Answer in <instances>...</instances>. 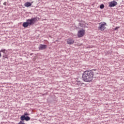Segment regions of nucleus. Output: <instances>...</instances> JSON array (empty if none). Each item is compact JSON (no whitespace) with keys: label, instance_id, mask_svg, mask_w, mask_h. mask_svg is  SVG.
Instances as JSON below:
<instances>
[{"label":"nucleus","instance_id":"obj_1","mask_svg":"<svg viewBox=\"0 0 124 124\" xmlns=\"http://www.w3.org/2000/svg\"><path fill=\"white\" fill-rule=\"evenodd\" d=\"M82 78L84 82H92L93 79V72L90 70L85 71L82 75Z\"/></svg>","mask_w":124,"mask_h":124},{"label":"nucleus","instance_id":"obj_2","mask_svg":"<svg viewBox=\"0 0 124 124\" xmlns=\"http://www.w3.org/2000/svg\"><path fill=\"white\" fill-rule=\"evenodd\" d=\"M26 21L28 22L29 26H32V25L35 24L36 21H37V18H36V17H34L31 19H28Z\"/></svg>","mask_w":124,"mask_h":124},{"label":"nucleus","instance_id":"obj_3","mask_svg":"<svg viewBox=\"0 0 124 124\" xmlns=\"http://www.w3.org/2000/svg\"><path fill=\"white\" fill-rule=\"evenodd\" d=\"M107 24L106 22H101L99 23L98 30L100 31H104L106 29V26Z\"/></svg>","mask_w":124,"mask_h":124},{"label":"nucleus","instance_id":"obj_4","mask_svg":"<svg viewBox=\"0 0 124 124\" xmlns=\"http://www.w3.org/2000/svg\"><path fill=\"white\" fill-rule=\"evenodd\" d=\"M85 31L84 29L79 30L78 32V37H83L85 35Z\"/></svg>","mask_w":124,"mask_h":124},{"label":"nucleus","instance_id":"obj_5","mask_svg":"<svg viewBox=\"0 0 124 124\" xmlns=\"http://www.w3.org/2000/svg\"><path fill=\"white\" fill-rule=\"evenodd\" d=\"M117 4H118V3L115 1H112L109 2V7H114V6H116Z\"/></svg>","mask_w":124,"mask_h":124},{"label":"nucleus","instance_id":"obj_6","mask_svg":"<svg viewBox=\"0 0 124 124\" xmlns=\"http://www.w3.org/2000/svg\"><path fill=\"white\" fill-rule=\"evenodd\" d=\"M45 49H47V45L42 44L40 45L39 47V50H45Z\"/></svg>","mask_w":124,"mask_h":124},{"label":"nucleus","instance_id":"obj_7","mask_svg":"<svg viewBox=\"0 0 124 124\" xmlns=\"http://www.w3.org/2000/svg\"><path fill=\"white\" fill-rule=\"evenodd\" d=\"M67 44H69V45H71L74 43V40L69 38L67 41Z\"/></svg>","mask_w":124,"mask_h":124},{"label":"nucleus","instance_id":"obj_8","mask_svg":"<svg viewBox=\"0 0 124 124\" xmlns=\"http://www.w3.org/2000/svg\"><path fill=\"white\" fill-rule=\"evenodd\" d=\"M86 25H87L86 24V22H85V21H80L79 23V26H80V27H84V28H86Z\"/></svg>","mask_w":124,"mask_h":124},{"label":"nucleus","instance_id":"obj_9","mask_svg":"<svg viewBox=\"0 0 124 124\" xmlns=\"http://www.w3.org/2000/svg\"><path fill=\"white\" fill-rule=\"evenodd\" d=\"M32 3V2H31V3L30 2H27L24 4V6H26V7H30V6H31Z\"/></svg>","mask_w":124,"mask_h":124},{"label":"nucleus","instance_id":"obj_10","mask_svg":"<svg viewBox=\"0 0 124 124\" xmlns=\"http://www.w3.org/2000/svg\"><path fill=\"white\" fill-rule=\"evenodd\" d=\"M29 26H30V25L29 24V23L28 22V21L24 22L23 24V27H24V28H28Z\"/></svg>","mask_w":124,"mask_h":124},{"label":"nucleus","instance_id":"obj_11","mask_svg":"<svg viewBox=\"0 0 124 124\" xmlns=\"http://www.w3.org/2000/svg\"><path fill=\"white\" fill-rule=\"evenodd\" d=\"M20 119L21 121H25V120H26V116H25V115L21 116Z\"/></svg>","mask_w":124,"mask_h":124},{"label":"nucleus","instance_id":"obj_12","mask_svg":"<svg viewBox=\"0 0 124 124\" xmlns=\"http://www.w3.org/2000/svg\"><path fill=\"white\" fill-rule=\"evenodd\" d=\"M82 82L81 81H77L76 82V85H78V86H82Z\"/></svg>","mask_w":124,"mask_h":124},{"label":"nucleus","instance_id":"obj_13","mask_svg":"<svg viewBox=\"0 0 124 124\" xmlns=\"http://www.w3.org/2000/svg\"><path fill=\"white\" fill-rule=\"evenodd\" d=\"M30 120H31V118H30V117L29 116H27V117H25V121H30Z\"/></svg>","mask_w":124,"mask_h":124},{"label":"nucleus","instance_id":"obj_14","mask_svg":"<svg viewBox=\"0 0 124 124\" xmlns=\"http://www.w3.org/2000/svg\"><path fill=\"white\" fill-rule=\"evenodd\" d=\"M100 8L101 9H103V8H104V5L103 4H101L100 6Z\"/></svg>","mask_w":124,"mask_h":124},{"label":"nucleus","instance_id":"obj_15","mask_svg":"<svg viewBox=\"0 0 124 124\" xmlns=\"http://www.w3.org/2000/svg\"><path fill=\"white\" fill-rule=\"evenodd\" d=\"M5 49H1L0 52H2V53H3L4 54H5Z\"/></svg>","mask_w":124,"mask_h":124},{"label":"nucleus","instance_id":"obj_16","mask_svg":"<svg viewBox=\"0 0 124 124\" xmlns=\"http://www.w3.org/2000/svg\"><path fill=\"white\" fill-rule=\"evenodd\" d=\"M4 59H8V55H5V56H3Z\"/></svg>","mask_w":124,"mask_h":124},{"label":"nucleus","instance_id":"obj_17","mask_svg":"<svg viewBox=\"0 0 124 124\" xmlns=\"http://www.w3.org/2000/svg\"><path fill=\"white\" fill-rule=\"evenodd\" d=\"M29 114L27 112H25L23 116H24L25 117H26V116H29Z\"/></svg>","mask_w":124,"mask_h":124},{"label":"nucleus","instance_id":"obj_18","mask_svg":"<svg viewBox=\"0 0 124 124\" xmlns=\"http://www.w3.org/2000/svg\"><path fill=\"white\" fill-rule=\"evenodd\" d=\"M18 124H25V123L23 122V121H20Z\"/></svg>","mask_w":124,"mask_h":124},{"label":"nucleus","instance_id":"obj_19","mask_svg":"<svg viewBox=\"0 0 124 124\" xmlns=\"http://www.w3.org/2000/svg\"><path fill=\"white\" fill-rule=\"evenodd\" d=\"M118 29H120V27H117L114 29V31H117V30H118Z\"/></svg>","mask_w":124,"mask_h":124},{"label":"nucleus","instance_id":"obj_20","mask_svg":"<svg viewBox=\"0 0 124 124\" xmlns=\"http://www.w3.org/2000/svg\"><path fill=\"white\" fill-rule=\"evenodd\" d=\"M6 4H7L6 2H4L3 3V5H6Z\"/></svg>","mask_w":124,"mask_h":124},{"label":"nucleus","instance_id":"obj_21","mask_svg":"<svg viewBox=\"0 0 124 124\" xmlns=\"http://www.w3.org/2000/svg\"><path fill=\"white\" fill-rule=\"evenodd\" d=\"M1 57V54L0 53V58Z\"/></svg>","mask_w":124,"mask_h":124}]
</instances>
